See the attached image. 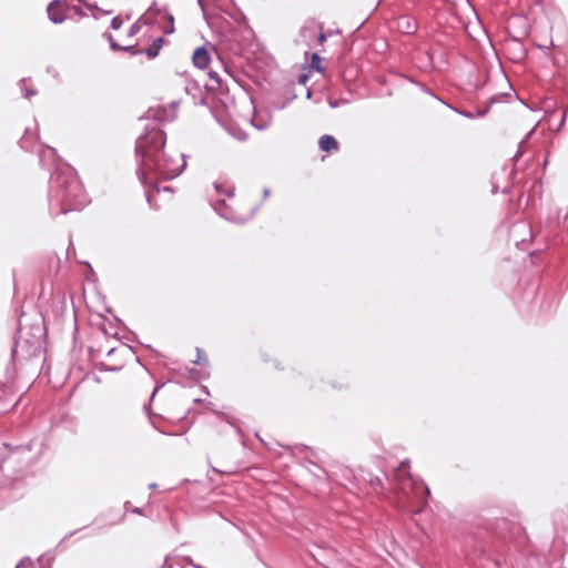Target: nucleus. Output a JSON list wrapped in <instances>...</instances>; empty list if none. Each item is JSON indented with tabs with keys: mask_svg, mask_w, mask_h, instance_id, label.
I'll return each mask as SVG.
<instances>
[{
	"mask_svg": "<svg viewBox=\"0 0 568 568\" xmlns=\"http://www.w3.org/2000/svg\"><path fill=\"white\" fill-rule=\"evenodd\" d=\"M121 24H122V21L119 18H114L112 20V28L113 29H119Z\"/></svg>",
	"mask_w": 568,
	"mask_h": 568,
	"instance_id": "14",
	"label": "nucleus"
},
{
	"mask_svg": "<svg viewBox=\"0 0 568 568\" xmlns=\"http://www.w3.org/2000/svg\"><path fill=\"white\" fill-rule=\"evenodd\" d=\"M215 190L219 194H225L229 197L233 196V189L224 184H215Z\"/></svg>",
	"mask_w": 568,
	"mask_h": 568,
	"instance_id": "7",
	"label": "nucleus"
},
{
	"mask_svg": "<svg viewBox=\"0 0 568 568\" xmlns=\"http://www.w3.org/2000/svg\"><path fill=\"white\" fill-rule=\"evenodd\" d=\"M195 364H207V357L205 354H201L200 351H197L196 358L193 359Z\"/></svg>",
	"mask_w": 568,
	"mask_h": 568,
	"instance_id": "11",
	"label": "nucleus"
},
{
	"mask_svg": "<svg viewBox=\"0 0 568 568\" xmlns=\"http://www.w3.org/2000/svg\"><path fill=\"white\" fill-rule=\"evenodd\" d=\"M395 479L398 483V488L405 496L412 499L426 500L429 495V489L423 484L415 481L408 473V464L405 462L395 470Z\"/></svg>",
	"mask_w": 568,
	"mask_h": 568,
	"instance_id": "2",
	"label": "nucleus"
},
{
	"mask_svg": "<svg viewBox=\"0 0 568 568\" xmlns=\"http://www.w3.org/2000/svg\"><path fill=\"white\" fill-rule=\"evenodd\" d=\"M311 67L317 72H323L322 59L317 53L312 55Z\"/></svg>",
	"mask_w": 568,
	"mask_h": 568,
	"instance_id": "6",
	"label": "nucleus"
},
{
	"mask_svg": "<svg viewBox=\"0 0 568 568\" xmlns=\"http://www.w3.org/2000/svg\"><path fill=\"white\" fill-rule=\"evenodd\" d=\"M155 42H156V49H154V50L153 49H148L146 50V54H148L149 58H153V57H155L158 54V49L161 47L163 40H162V38H158L155 40Z\"/></svg>",
	"mask_w": 568,
	"mask_h": 568,
	"instance_id": "8",
	"label": "nucleus"
},
{
	"mask_svg": "<svg viewBox=\"0 0 568 568\" xmlns=\"http://www.w3.org/2000/svg\"><path fill=\"white\" fill-rule=\"evenodd\" d=\"M325 40H326L325 34H324V33H321V34L318 36V42H320L321 44H323V43L325 42Z\"/></svg>",
	"mask_w": 568,
	"mask_h": 568,
	"instance_id": "16",
	"label": "nucleus"
},
{
	"mask_svg": "<svg viewBox=\"0 0 568 568\" xmlns=\"http://www.w3.org/2000/svg\"><path fill=\"white\" fill-rule=\"evenodd\" d=\"M211 433L213 436H222L223 435V427L219 426V425H213L211 427Z\"/></svg>",
	"mask_w": 568,
	"mask_h": 568,
	"instance_id": "12",
	"label": "nucleus"
},
{
	"mask_svg": "<svg viewBox=\"0 0 568 568\" xmlns=\"http://www.w3.org/2000/svg\"><path fill=\"white\" fill-rule=\"evenodd\" d=\"M110 41L112 43V47L113 48H120V49H123V50H128L130 49L131 47H133L132 43H128V44H121L119 43L114 38L110 37Z\"/></svg>",
	"mask_w": 568,
	"mask_h": 568,
	"instance_id": "10",
	"label": "nucleus"
},
{
	"mask_svg": "<svg viewBox=\"0 0 568 568\" xmlns=\"http://www.w3.org/2000/svg\"><path fill=\"white\" fill-rule=\"evenodd\" d=\"M406 22H407V28H405V32H407V33L413 32L414 27H412L408 21H406Z\"/></svg>",
	"mask_w": 568,
	"mask_h": 568,
	"instance_id": "17",
	"label": "nucleus"
},
{
	"mask_svg": "<svg viewBox=\"0 0 568 568\" xmlns=\"http://www.w3.org/2000/svg\"><path fill=\"white\" fill-rule=\"evenodd\" d=\"M121 352H124L126 354H130V352L126 349V348H122V349H116V348H112L109 353V356L112 357Z\"/></svg>",
	"mask_w": 568,
	"mask_h": 568,
	"instance_id": "13",
	"label": "nucleus"
},
{
	"mask_svg": "<svg viewBox=\"0 0 568 568\" xmlns=\"http://www.w3.org/2000/svg\"><path fill=\"white\" fill-rule=\"evenodd\" d=\"M134 31H135V28H134V26H132V27L130 28V34L132 36V34L134 33Z\"/></svg>",
	"mask_w": 568,
	"mask_h": 568,
	"instance_id": "18",
	"label": "nucleus"
},
{
	"mask_svg": "<svg viewBox=\"0 0 568 568\" xmlns=\"http://www.w3.org/2000/svg\"><path fill=\"white\" fill-rule=\"evenodd\" d=\"M165 145V136L162 131L153 130L149 132L144 138L139 140L138 148L142 152V164L148 171H158L169 178L178 175L182 165L171 168L166 160H164L163 148Z\"/></svg>",
	"mask_w": 568,
	"mask_h": 568,
	"instance_id": "1",
	"label": "nucleus"
},
{
	"mask_svg": "<svg viewBox=\"0 0 568 568\" xmlns=\"http://www.w3.org/2000/svg\"><path fill=\"white\" fill-rule=\"evenodd\" d=\"M17 568H31V565L28 562H20Z\"/></svg>",
	"mask_w": 568,
	"mask_h": 568,
	"instance_id": "15",
	"label": "nucleus"
},
{
	"mask_svg": "<svg viewBox=\"0 0 568 568\" xmlns=\"http://www.w3.org/2000/svg\"><path fill=\"white\" fill-rule=\"evenodd\" d=\"M318 146L323 152L332 153L339 149V143L333 135L324 134L318 139Z\"/></svg>",
	"mask_w": 568,
	"mask_h": 568,
	"instance_id": "5",
	"label": "nucleus"
},
{
	"mask_svg": "<svg viewBox=\"0 0 568 568\" xmlns=\"http://www.w3.org/2000/svg\"><path fill=\"white\" fill-rule=\"evenodd\" d=\"M192 62L199 69H206L211 62V54L206 47L196 48L192 54Z\"/></svg>",
	"mask_w": 568,
	"mask_h": 568,
	"instance_id": "3",
	"label": "nucleus"
},
{
	"mask_svg": "<svg viewBox=\"0 0 568 568\" xmlns=\"http://www.w3.org/2000/svg\"><path fill=\"white\" fill-rule=\"evenodd\" d=\"M189 428L187 426V423L186 422H183L179 428L174 429V430H169L170 434L172 435H182L186 432V429Z\"/></svg>",
	"mask_w": 568,
	"mask_h": 568,
	"instance_id": "9",
	"label": "nucleus"
},
{
	"mask_svg": "<svg viewBox=\"0 0 568 568\" xmlns=\"http://www.w3.org/2000/svg\"><path fill=\"white\" fill-rule=\"evenodd\" d=\"M48 16L54 23H60L65 17V4L61 1H53L48 7Z\"/></svg>",
	"mask_w": 568,
	"mask_h": 568,
	"instance_id": "4",
	"label": "nucleus"
},
{
	"mask_svg": "<svg viewBox=\"0 0 568 568\" xmlns=\"http://www.w3.org/2000/svg\"><path fill=\"white\" fill-rule=\"evenodd\" d=\"M276 367H277L278 369H284V367H283V366H281V365H276Z\"/></svg>",
	"mask_w": 568,
	"mask_h": 568,
	"instance_id": "19",
	"label": "nucleus"
}]
</instances>
